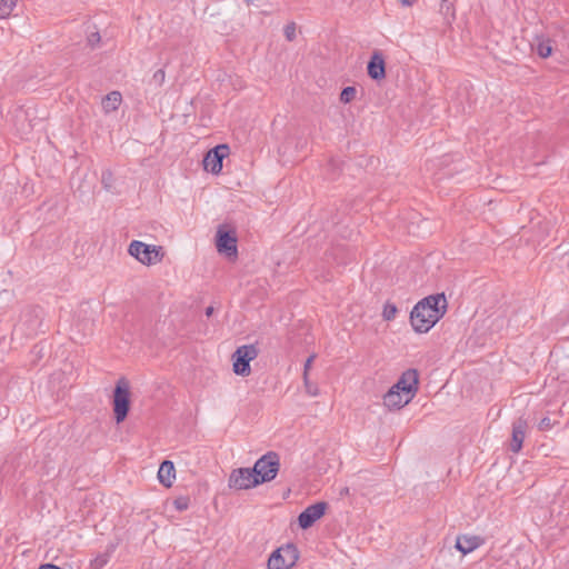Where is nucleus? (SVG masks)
I'll return each mask as SVG.
<instances>
[{"label": "nucleus", "instance_id": "4468645a", "mask_svg": "<svg viewBox=\"0 0 569 569\" xmlns=\"http://www.w3.org/2000/svg\"><path fill=\"white\" fill-rule=\"evenodd\" d=\"M411 399V396H407L391 387L383 396V403L389 410H399L408 405Z\"/></svg>", "mask_w": 569, "mask_h": 569}, {"label": "nucleus", "instance_id": "0eeeda50", "mask_svg": "<svg viewBox=\"0 0 569 569\" xmlns=\"http://www.w3.org/2000/svg\"><path fill=\"white\" fill-rule=\"evenodd\" d=\"M299 558L296 545L287 543L276 549L268 559V569H290Z\"/></svg>", "mask_w": 569, "mask_h": 569}, {"label": "nucleus", "instance_id": "9d476101", "mask_svg": "<svg viewBox=\"0 0 569 569\" xmlns=\"http://www.w3.org/2000/svg\"><path fill=\"white\" fill-rule=\"evenodd\" d=\"M328 503L326 501H318L313 505L307 507L300 515L298 516V525L301 529H309L315 525L317 520L325 516Z\"/></svg>", "mask_w": 569, "mask_h": 569}, {"label": "nucleus", "instance_id": "72a5a7b5", "mask_svg": "<svg viewBox=\"0 0 569 569\" xmlns=\"http://www.w3.org/2000/svg\"><path fill=\"white\" fill-rule=\"evenodd\" d=\"M403 6H412L416 0H398Z\"/></svg>", "mask_w": 569, "mask_h": 569}, {"label": "nucleus", "instance_id": "20e7f679", "mask_svg": "<svg viewBox=\"0 0 569 569\" xmlns=\"http://www.w3.org/2000/svg\"><path fill=\"white\" fill-rule=\"evenodd\" d=\"M259 485L272 481L280 469V457L274 451H268L261 456L252 467Z\"/></svg>", "mask_w": 569, "mask_h": 569}, {"label": "nucleus", "instance_id": "f3484780", "mask_svg": "<svg viewBox=\"0 0 569 569\" xmlns=\"http://www.w3.org/2000/svg\"><path fill=\"white\" fill-rule=\"evenodd\" d=\"M121 100H122V97L119 91H112V92L108 93L102 99V108H103L104 112L109 113V112L116 111L119 108Z\"/></svg>", "mask_w": 569, "mask_h": 569}, {"label": "nucleus", "instance_id": "c85d7f7f", "mask_svg": "<svg viewBox=\"0 0 569 569\" xmlns=\"http://www.w3.org/2000/svg\"><path fill=\"white\" fill-rule=\"evenodd\" d=\"M100 33L99 32H92L88 37V43L90 47L94 48L100 42Z\"/></svg>", "mask_w": 569, "mask_h": 569}, {"label": "nucleus", "instance_id": "412c9836", "mask_svg": "<svg viewBox=\"0 0 569 569\" xmlns=\"http://www.w3.org/2000/svg\"><path fill=\"white\" fill-rule=\"evenodd\" d=\"M357 89L355 87H345L340 93V101L349 103L356 98Z\"/></svg>", "mask_w": 569, "mask_h": 569}, {"label": "nucleus", "instance_id": "393cba45", "mask_svg": "<svg viewBox=\"0 0 569 569\" xmlns=\"http://www.w3.org/2000/svg\"><path fill=\"white\" fill-rule=\"evenodd\" d=\"M108 561H109L108 553L99 555L91 561V567L93 569H101L108 563Z\"/></svg>", "mask_w": 569, "mask_h": 569}, {"label": "nucleus", "instance_id": "2eb2a0df", "mask_svg": "<svg viewBox=\"0 0 569 569\" xmlns=\"http://www.w3.org/2000/svg\"><path fill=\"white\" fill-rule=\"evenodd\" d=\"M483 543V539L479 536L461 535L457 537L456 548L462 553L467 555Z\"/></svg>", "mask_w": 569, "mask_h": 569}, {"label": "nucleus", "instance_id": "a211bd4d", "mask_svg": "<svg viewBox=\"0 0 569 569\" xmlns=\"http://www.w3.org/2000/svg\"><path fill=\"white\" fill-rule=\"evenodd\" d=\"M536 50L538 56L541 58L550 57L552 53L551 40L537 38Z\"/></svg>", "mask_w": 569, "mask_h": 569}, {"label": "nucleus", "instance_id": "423d86ee", "mask_svg": "<svg viewBox=\"0 0 569 569\" xmlns=\"http://www.w3.org/2000/svg\"><path fill=\"white\" fill-rule=\"evenodd\" d=\"M259 350L254 345L238 347L232 353V368L237 376L247 377L251 372L250 361L256 359Z\"/></svg>", "mask_w": 569, "mask_h": 569}, {"label": "nucleus", "instance_id": "6ab92c4d", "mask_svg": "<svg viewBox=\"0 0 569 569\" xmlns=\"http://www.w3.org/2000/svg\"><path fill=\"white\" fill-rule=\"evenodd\" d=\"M29 336H36L39 332H44L46 328L43 326V321L39 318V316L36 313L33 316L30 315V326H29Z\"/></svg>", "mask_w": 569, "mask_h": 569}, {"label": "nucleus", "instance_id": "6e6552de", "mask_svg": "<svg viewBox=\"0 0 569 569\" xmlns=\"http://www.w3.org/2000/svg\"><path fill=\"white\" fill-rule=\"evenodd\" d=\"M228 486L236 490H247L259 486V481L252 468H237L231 471Z\"/></svg>", "mask_w": 569, "mask_h": 569}, {"label": "nucleus", "instance_id": "cd10ccee", "mask_svg": "<svg viewBox=\"0 0 569 569\" xmlns=\"http://www.w3.org/2000/svg\"><path fill=\"white\" fill-rule=\"evenodd\" d=\"M303 381H305V387H306L307 392L310 396H317L318 395V388L310 383L308 377L303 378Z\"/></svg>", "mask_w": 569, "mask_h": 569}, {"label": "nucleus", "instance_id": "ddd939ff", "mask_svg": "<svg viewBox=\"0 0 569 569\" xmlns=\"http://www.w3.org/2000/svg\"><path fill=\"white\" fill-rule=\"evenodd\" d=\"M528 422L523 418H518L512 423V436L510 442V450L512 452H519L522 448V443L526 437Z\"/></svg>", "mask_w": 569, "mask_h": 569}, {"label": "nucleus", "instance_id": "aec40b11", "mask_svg": "<svg viewBox=\"0 0 569 569\" xmlns=\"http://www.w3.org/2000/svg\"><path fill=\"white\" fill-rule=\"evenodd\" d=\"M398 308L395 303L387 301L383 306L382 318L385 321H391L396 318Z\"/></svg>", "mask_w": 569, "mask_h": 569}, {"label": "nucleus", "instance_id": "dca6fc26", "mask_svg": "<svg viewBox=\"0 0 569 569\" xmlns=\"http://www.w3.org/2000/svg\"><path fill=\"white\" fill-rule=\"evenodd\" d=\"M174 478L176 469L173 462L170 460H163L158 471V479L160 483L163 485L166 488H170L172 486Z\"/></svg>", "mask_w": 569, "mask_h": 569}, {"label": "nucleus", "instance_id": "9b49d317", "mask_svg": "<svg viewBox=\"0 0 569 569\" xmlns=\"http://www.w3.org/2000/svg\"><path fill=\"white\" fill-rule=\"evenodd\" d=\"M419 386V373L416 369H407L398 381L392 386L393 389L403 392L407 396L415 397Z\"/></svg>", "mask_w": 569, "mask_h": 569}, {"label": "nucleus", "instance_id": "bb28decb", "mask_svg": "<svg viewBox=\"0 0 569 569\" xmlns=\"http://www.w3.org/2000/svg\"><path fill=\"white\" fill-rule=\"evenodd\" d=\"M164 78H166V73H164V70L163 69H159L157 70L153 76H152V82L156 84V86H162V83L164 82Z\"/></svg>", "mask_w": 569, "mask_h": 569}, {"label": "nucleus", "instance_id": "7c9ffc66", "mask_svg": "<svg viewBox=\"0 0 569 569\" xmlns=\"http://www.w3.org/2000/svg\"><path fill=\"white\" fill-rule=\"evenodd\" d=\"M315 357H316L315 355H311V356H309V357H308V359L306 360V362H305V367H303V378L308 377V371H309V369H310V367H311V363H312V361H313Z\"/></svg>", "mask_w": 569, "mask_h": 569}, {"label": "nucleus", "instance_id": "4be33fe9", "mask_svg": "<svg viewBox=\"0 0 569 569\" xmlns=\"http://www.w3.org/2000/svg\"><path fill=\"white\" fill-rule=\"evenodd\" d=\"M16 1L17 0H0V12L2 17L7 18L10 16L16 6Z\"/></svg>", "mask_w": 569, "mask_h": 569}, {"label": "nucleus", "instance_id": "1a4fd4ad", "mask_svg": "<svg viewBox=\"0 0 569 569\" xmlns=\"http://www.w3.org/2000/svg\"><path fill=\"white\" fill-rule=\"evenodd\" d=\"M228 144H218L210 149L203 157L202 163L206 171L218 174L222 170V161L229 156Z\"/></svg>", "mask_w": 569, "mask_h": 569}, {"label": "nucleus", "instance_id": "b1692460", "mask_svg": "<svg viewBox=\"0 0 569 569\" xmlns=\"http://www.w3.org/2000/svg\"><path fill=\"white\" fill-rule=\"evenodd\" d=\"M190 498L188 496H180L173 500V506L178 511H184L188 509Z\"/></svg>", "mask_w": 569, "mask_h": 569}, {"label": "nucleus", "instance_id": "473e14b6", "mask_svg": "<svg viewBox=\"0 0 569 569\" xmlns=\"http://www.w3.org/2000/svg\"><path fill=\"white\" fill-rule=\"evenodd\" d=\"M341 497L343 496H348L349 495V488L348 487H343L340 489V493H339Z\"/></svg>", "mask_w": 569, "mask_h": 569}, {"label": "nucleus", "instance_id": "c756f323", "mask_svg": "<svg viewBox=\"0 0 569 569\" xmlns=\"http://www.w3.org/2000/svg\"><path fill=\"white\" fill-rule=\"evenodd\" d=\"M538 427H539V430L546 431V430H549L552 427V422H551L550 418L545 417V418H542L540 420Z\"/></svg>", "mask_w": 569, "mask_h": 569}, {"label": "nucleus", "instance_id": "f257e3e1", "mask_svg": "<svg viewBox=\"0 0 569 569\" xmlns=\"http://www.w3.org/2000/svg\"><path fill=\"white\" fill-rule=\"evenodd\" d=\"M445 293L430 295L421 299L410 312V323L418 333L428 332L447 312Z\"/></svg>", "mask_w": 569, "mask_h": 569}, {"label": "nucleus", "instance_id": "39448f33", "mask_svg": "<svg viewBox=\"0 0 569 569\" xmlns=\"http://www.w3.org/2000/svg\"><path fill=\"white\" fill-rule=\"evenodd\" d=\"M128 252L144 266L156 264L160 262L164 257L162 247L147 244L138 240H133L129 244Z\"/></svg>", "mask_w": 569, "mask_h": 569}, {"label": "nucleus", "instance_id": "2f4dec72", "mask_svg": "<svg viewBox=\"0 0 569 569\" xmlns=\"http://www.w3.org/2000/svg\"><path fill=\"white\" fill-rule=\"evenodd\" d=\"M213 312H214V308L212 306H209L206 308L204 313L207 317H211L213 315Z\"/></svg>", "mask_w": 569, "mask_h": 569}, {"label": "nucleus", "instance_id": "f03ea898", "mask_svg": "<svg viewBox=\"0 0 569 569\" xmlns=\"http://www.w3.org/2000/svg\"><path fill=\"white\" fill-rule=\"evenodd\" d=\"M130 385L129 381L121 377L113 389L112 409L117 423L123 422L130 411Z\"/></svg>", "mask_w": 569, "mask_h": 569}, {"label": "nucleus", "instance_id": "a878e982", "mask_svg": "<svg viewBox=\"0 0 569 569\" xmlns=\"http://www.w3.org/2000/svg\"><path fill=\"white\" fill-rule=\"evenodd\" d=\"M284 37L288 41H293L296 39V23L290 22L286 24L283 29Z\"/></svg>", "mask_w": 569, "mask_h": 569}, {"label": "nucleus", "instance_id": "5701e85b", "mask_svg": "<svg viewBox=\"0 0 569 569\" xmlns=\"http://www.w3.org/2000/svg\"><path fill=\"white\" fill-rule=\"evenodd\" d=\"M113 173L111 170H104L101 174V183L103 184V188L108 191H110L113 188Z\"/></svg>", "mask_w": 569, "mask_h": 569}, {"label": "nucleus", "instance_id": "f8f14e48", "mask_svg": "<svg viewBox=\"0 0 569 569\" xmlns=\"http://www.w3.org/2000/svg\"><path fill=\"white\" fill-rule=\"evenodd\" d=\"M368 76L372 80H381L386 78V62L381 51L375 50L367 64Z\"/></svg>", "mask_w": 569, "mask_h": 569}, {"label": "nucleus", "instance_id": "f704fd0d", "mask_svg": "<svg viewBox=\"0 0 569 569\" xmlns=\"http://www.w3.org/2000/svg\"><path fill=\"white\" fill-rule=\"evenodd\" d=\"M446 7L447 10L450 9V3L447 0H442L441 9Z\"/></svg>", "mask_w": 569, "mask_h": 569}, {"label": "nucleus", "instance_id": "7ed1b4c3", "mask_svg": "<svg viewBox=\"0 0 569 569\" xmlns=\"http://www.w3.org/2000/svg\"><path fill=\"white\" fill-rule=\"evenodd\" d=\"M238 238L236 229L227 223L220 224L216 232L217 251L230 260L238 258Z\"/></svg>", "mask_w": 569, "mask_h": 569}]
</instances>
